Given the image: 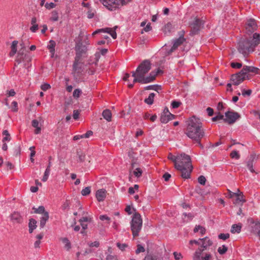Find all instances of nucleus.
<instances>
[{
  "label": "nucleus",
  "instance_id": "nucleus-49",
  "mask_svg": "<svg viewBox=\"0 0 260 260\" xmlns=\"http://www.w3.org/2000/svg\"><path fill=\"white\" fill-rule=\"evenodd\" d=\"M106 260H118L117 256L116 255H112L111 254H107Z\"/></svg>",
  "mask_w": 260,
  "mask_h": 260
},
{
  "label": "nucleus",
  "instance_id": "nucleus-17",
  "mask_svg": "<svg viewBox=\"0 0 260 260\" xmlns=\"http://www.w3.org/2000/svg\"><path fill=\"white\" fill-rule=\"evenodd\" d=\"M241 71L242 73L244 74L246 77H247L249 73H257L258 69L257 68L251 66H244Z\"/></svg>",
  "mask_w": 260,
  "mask_h": 260
},
{
  "label": "nucleus",
  "instance_id": "nucleus-52",
  "mask_svg": "<svg viewBox=\"0 0 260 260\" xmlns=\"http://www.w3.org/2000/svg\"><path fill=\"white\" fill-rule=\"evenodd\" d=\"M99 218L102 221L106 220L108 221V224L110 223V218L106 215H101L99 216Z\"/></svg>",
  "mask_w": 260,
  "mask_h": 260
},
{
  "label": "nucleus",
  "instance_id": "nucleus-37",
  "mask_svg": "<svg viewBox=\"0 0 260 260\" xmlns=\"http://www.w3.org/2000/svg\"><path fill=\"white\" fill-rule=\"evenodd\" d=\"M155 96L154 93H151L148 97L145 100V102L148 105H152L153 103V100Z\"/></svg>",
  "mask_w": 260,
  "mask_h": 260
},
{
  "label": "nucleus",
  "instance_id": "nucleus-6",
  "mask_svg": "<svg viewBox=\"0 0 260 260\" xmlns=\"http://www.w3.org/2000/svg\"><path fill=\"white\" fill-rule=\"evenodd\" d=\"M142 223L143 220L141 215L138 213H134L131 222V228L134 237L139 236L142 227Z\"/></svg>",
  "mask_w": 260,
  "mask_h": 260
},
{
  "label": "nucleus",
  "instance_id": "nucleus-28",
  "mask_svg": "<svg viewBox=\"0 0 260 260\" xmlns=\"http://www.w3.org/2000/svg\"><path fill=\"white\" fill-rule=\"evenodd\" d=\"M236 197V199L233 202V203L235 204H238L241 203L242 205L246 202V200L244 198V195L243 193H240L239 195H238V196Z\"/></svg>",
  "mask_w": 260,
  "mask_h": 260
},
{
  "label": "nucleus",
  "instance_id": "nucleus-30",
  "mask_svg": "<svg viewBox=\"0 0 260 260\" xmlns=\"http://www.w3.org/2000/svg\"><path fill=\"white\" fill-rule=\"evenodd\" d=\"M73 70L75 73H80L81 71V65L77 58L73 64Z\"/></svg>",
  "mask_w": 260,
  "mask_h": 260
},
{
  "label": "nucleus",
  "instance_id": "nucleus-14",
  "mask_svg": "<svg viewBox=\"0 0 260 260\" xmlns=\"http://www.w3.org/2000/svg\"><path fill=\"white\" fill-rule=\"evenodd\" d=\"M87 49V46L83 44V43L81 41H78L76 42L75 50L77 54L80 55L82 54L85 53Z\"/></svg>",
  "mask_w": 260,
  "mask_h": 260
},
{
  "label": "nucleus",
  "instance_id": "nucleus-51",
  "mask_svg": "<svg viewBox=\"0 0 260 260\" xmlns=\"http://www.w3.org/2000/svg\"><path fill=\"white\" fill-rule=\"evenodd\" d=\"M144 260H162L161 258L157 257L156 256H153L148 255L145 257Z\"/></svg>",
  "mask_w": 260,
  "mask_h": 260
},
{
  "label": "nucleus",
  "instance_id": "nucleus-18",
  "mask_svg": "<svg viewBox=\"0 0 260 260\" xmlns=\"http://www.w3.org/2000/svg\"><path fill=\"white\" fill-rule=\"evenodd\" d=\"M252 232L260 239V221H255L253 222Z\"/></svg>",
  "mask_w": 260,
  "mask_h": 260
},
{
  "label": "nucleus",
  "instance_id": "nucleus-55",
  "mask_svg": "<svg viewBox=\"0 0 260 260\" xmlns=\"http://www.w3.org/2000/svg\"><path fill=\"white\" fill-rule=\"evenodd\" d=\"M145 249L141 245H138L137 246V249L136 250V253L137 254H139L141 252H144Z\"/></svg>",
  "mask_w": 260,
  "mask_h": 260
},
{
  "label": "nucleus",
  "instance_id": "nucleus-46",
  "mask_svg": "<svg viewBox=\"0 0 260 260\" xmlns=\"http://www.w3.org/2000/svg\"><path fill=\"white\" fill-rule=\"evenodd\" d=\"M91 189L90 187H86L83 189L81 191V193L83 196H87L90 193Z\"/></svg>",
  "mask_w": 260,
  "mask_h": 260
},
{
  "label": "nucleus",
  "instance_id": "nucleus-43",
  "mask_svg": "<svg viewBox=\"0 0 260 260\" xmlns=\"http://www.w3.org/2000/svg\"><path fill=\"white\" fill-rule=\"evenodd\" d=\"M183 215L184 217L183 219L186 221H190L193 217V215L191 213L187 214L186 213H184Z\"/></svg>",
  "mask_w": 260,
  "mask_h": 260
},
{
  "label": "nucleus",
  "instance_id": "nucleus-21",
  "mask_svg": "<svg viewBox=\"0 0 260 260\" xmlns=\"http://www.w3.org/2000/svg\"><path fill=\"white\" fill-rule=\"evenodd\" d=\"M11 220L14 223H21L23 219L20 214L18 212H14L11 215Z\"/></svg>",
  "mask_w": 260,
  "mask_h": 260
},
{
  "label": "nucleus",
  "instance_id": "nucleus-12",
  "mask_svg": "<svg viewBox=\"0 0 260 260\" xmlns=\"http://www.w3.org/2000/svg\"><path fill=\"white\" fill-rule=\"evenodd\" d=\"M257 26L256 21L253 19L248 20L246 23L245 28L247 33L251 34L256 30Z\"/></svg>",
  "mask_w": 260,
  "mask_h": 260
},
{
  "label": "nucleus",
  "instance_id": "nucleus-58",
  "mask_svg": "<svg viewBox=\"0 0 260 260\" xmlns=\"http://www.w3.org/2000/svg\"><path fill=\"white\" fill-rule=\"evenodd\" d=\"M206 181V179L203 176H200L198 178V182L202 185H204L205 184Z\"/></svg>",
  "mask_w": 260,
  "mask_h": 260
},
{
  "label": "nucleus",
  "instance_id": "nucleus-15",
  "mask_svg": "<svg viewBox=\"0 0 260 260\" xmlns=\"http://www.w3.org/2000/svg\"><path fill=\"white\" fill-rule=\"evenodd\" d=\"M92 221V217L90 216H85L82 217L80 220L79 222L82 228L81 233L83 234L84 230L87 228V224L86 222L90 223Z\"/></svg>",
  "mask_w": 260,
  "mask_h": 260
},
{
  "label": "nucleus",
  "instance_id": "nucleus-11",
  "mask_svg": "<svg viewBox=\"0 0 260 260\" xmlns=\"http://www.w3.org/2000/svg\"><path fill=\"white\" fill-rule=\"evenodd\" d=\"M203 25V21L199 18H195L192 23L190 24L191 32L193 35L197 34Z\"/></svg>",
  "mask_w": 260,
  "mask_h": 260
},
{
  "label": "nucleus",
  "instance_id": "nucleus-31",
  "mask_svg": "<svg viewBox=\"0 0 260 260\" xmlns=\"http://www.w3.org/2000/svg\"><path fill=\"white\" fill-rule=\"evenodd\" d=\"M200 260H213L212 255L209 252L202 253L200 256Z\"/></svg>",
  "mask_w": 260,
  "mask_h": 260
},
{
  "label": "nucleus",
  "instance_id": "nucleus-4",
  "mask_svg": "<svg viewBox=\"0 0 260 260\" xmlns=\"http://www.w3.org/2000/svg\"><path fill=\"white\" fill-rule=\"evenodd\" d=\"M260 44V35L254 33L252 37L241 41L239 45L238 50L244 56L254 51V48Z\"/></svg>",
  "mask_w": 260,
  "mask_h": 260
},
{
  "label": "nucleus",
  "instance_id": "nucleus-53",
  "mask_svg": "<svg viewBox=\"0 0 260 260\" xmlns=\"http://www.w3.org/2000/svg\"><path fill=\"white\" fill-rule=\"evenodd\" d=\"M168 159L172 160L175 164V167H176V162L177 160V156H175L171 153H169L168 155Z\"/></svg>",
  "mask_w": 260,
  "mask_h": 260
},
{
  "label": "nucleus",
  "instance_id": "nucleus-50",
  "mask_svg": "<svg viewBox=\"0 0 260 260\" xmlns=\"http://www.w3.org/2000/svg\"><path fill=\"white\" fill-rule=\"evenodd\" d=\"M230 237V234L229 233L226 234H220L218 235V238L220 239H222L223 240H225L228 239Z\"/></svg>",
  "mask_w": 260,
  "mask_h": 260
},
{
  "label": "nucleus",
  "instance_id": "nucleus-8",
  "mask_svg": "<svg viewBox=\"0 0 260 260\" xmlns=\"http://www.w3.org/2000/svg\"><path fill=\"white\" fill-rule=\"evenodd\" d=\"M108 10L115 11L120 4L121 0H99Z\"/></svg>",
  "mask_w": 260,
  "mask_h": 260
},
{
  "label": "nucleus",
  "instance_id": "nucleus-61",
  "mask_svg": "<svg viewBox=\"0 0 260 260\" xmlns=\"http://www.w3.org/2000/svg\"><path fill=\"white\" fill-rule=\"evenodd\" d=\"M173 254L174 255V258L176 260H180L182 258V254L180 253L174 252L173 253Z\"/></svg>",
  "mask_w": 260,
  "mask_h": 260
},
{
  "label": "nucleus",
  "instance_id": "nucleus-2",
  "mask_svg": "<svg viewBox=\"0 0 260 260\" xmlns=\"http://www.w3.org/2000/svg\"><path fill=\"white\" fill-rule=\"evenodd\" d=\"M186 134L189 138L198 143L200 147H203L200 141L204 137L205 131L202 128V123L199 119L195 116H192L189 119Z\"/></svg>",
  "mask_w": 260,
  "mask_h": 260
},
{
  "label": "nucleus",
  "instance_id": "nucleus-57",
  "mask_svg": "<svg viewBox=\"0 0 260 260\" xmlns=\"http://www.w3.org/2000/svg\"><path fill=\"white\" fill-rule=\"evenodd\" d=\"M51 88V86L50 84L47 83H44L42 84L41 86V88L43 91H46Z\"/></svg>",
  "mask_w": 260,
  "mask_h": 260
},
{
  "label": "nucleus",
  "instance_id": "nucleus-35",
  "mask_svg": "<svg viewBox=\"0 0 260 260\" xmlns=\"http://www.w3.org/2000/svg\"><path fill=\"white\" fill-rule=\"evenodd\" d=\"M79 40L81 41L83 44L87 45H89L90 42L88 39V35H86L85 37L82 36V34H80L79 36Z\"/></svg>",
  "mask_w": 260,
  "mask_h": 260
},
{
  "label": "nucleus",
  "instance_id": "nucleus-54",
  "mask_svg": "<svg viewBox=\"0 0 260 260\" xmlns=\"http://www.w3.org/2000/svg\"><path fill=\"white\" fill-rule=\"evenodd\" d=\"M88 245L90 247H98L100 246V242L99 241H94L93 242H88Z\"/></svg>",
  "mask_w": 260,
  "mask_h": 260
},
{
  "label": "nucleus",
  "instance_id": "nucleus-9",
  "mask_svg": "<svg viewBox=\"0 0 260 260\" xmlns=\"http://www.w3.org/2000/svg\"><path fill=\"white\" fill-rule=\"evenodd\" d=\"M225 119L224 120L229 124L234 123L237 119L240 117V115L234 111H228L225 113Z\"/></svg>",
  "mask_w": 260,
  "mask_h": 260
},
{
  "label": "nucleus",
  "instance_id": "nucleus-19",
  "mask_svg": "<svg viewBox=\"0 0 260 260\" xmlns=\"http://www.w3.org/2000/svg\"><path fill=\"white\" fill-rule=\"evenodd\" d=\"M31 125L35 129L34 130V133L36 135L39 134L41 132V124L40 123L39 121L37 119H34L31 121Z\"/></svg>",
  "mask_w": 260,
  "mask_h": 260
},
{
  "label": "nucleus",
  "instance_id": "nucleus-10",
  "mask_svg": "<svg viewBox=\"0 0 260 260\" xmlns=\"http://www.w3.org/2000/svg\"><path fill=\"white\" fill-rule=\"evenodd\" d=\"M246 78L244 74L242 73L241 71L239 73L233 75L231 76V80L234 85H238L242 83Z\"/></svg>",
  "mask_w": 260,
  "mask_h": 260
},
{
  "label": "nucleus",
  "instance_id": "nucleus-33",
  "mask_svg": "<svg viewBox=\"0 0 260 260\" xmlns=\"http://www.w3.org/2000/svg\"><path fill=\"white\" fill-rule=\"evenodd\" d=\"M173 29L172 24L171 23H168L165 25L163 28V32L166 34L168 35L172 31Z\"/></svg>",
  "mask_w": 260,
  "mask_h": 260
},
{
  "label": "nucleus",
  "instance_id": "nucleus-40",
  "mask_svg": "<svg viewBox=\"0 0 260 260\" xmlns=\"http://www.w3.org/2000/svg\"><path fill=\"white\" fill-rule=\"evenodd\" d=\"M50 169H49V166H47V167L45 171L43 177L42 179V180L43 182H45L47 180L48 177L49 176V174H50Z\"/></svg>",
  "mask_w": 260,
  "mask_h": 260
},
{
  "label": "nucleus",
  "instance_id": "nucleus-64",
  "mask_svg": "<svg viewBox=\"0 0 260 260\" xmlns=\"http://www.w3.org/2000/svg\"><path fill=\"white\" fill-rule=\"evenodd\" d=\"M223 119V115L221 114H219L217 115L216 116L213 117L212 118V120L213 121H216L218 120H221Z\"/></svg>",
  "mask_w": 260,
  "mask_h": 260
},
{
  "label": "nucleus",
  "instance_id": "nucleus-39",
  "mask_svg": "<svg viewBox=\"0 0 260 260\" xmlns=\"http://www.w3.org/2000/svg\"><path fill=\"white\" fill-rule=\"evenodd\" d=\"M253 159L249 160L247 162V167L251 173H255L256 174L257 173L255 172L253 168Z\"/></svg>",
  "mask_w": 260,
  "mask_h": 260
},
{
  "label": "nucleus",
  "instance_id": "nucleus-34",
  "mask_svg": "<svg viewBox=\"0 0 260 260\" xmlns=\"http://www.w3.org/2000/svg\"><path fill=\"white\" fill-rule=\"evenodd\" d=\"M103 117L106 119L108 121H110L111 120V112L109 110H105L103 112Z\"/></svg>",
  "mask_w": 260,
  "mask_h": 260
},
{
  "label": "nucleus",
  "instance_id": "nucleus-13",
  "mask_svg": "<svg viewBox=\"0 0 260 260\" xmlns=\"http://www.w3.org/2000/svg\"><path fill=\"white\" fill-rule=\"evenodd\" d=\"M100 32L108 33L114 39H115L117 37V34L115 30L113 29L112 28L108 27L96 30L92 33V36H94L95 35Z\"/></svg>",
  "mask_w": 260,
  "mask_h": 260
},
{
  "label": "nucleus",
  "instance_id": "nucleus-44",
  "mask_svg": "<svg viewBox=\"0 0 260 260\" xmlns=\"http://www.w3.org/2000/svg\"><path fill=\"white\" fill-rule=\"evenodd\" d=\"M58 13L56 11H53L51 13V17L50 19L52 21H56L58 20Z\"/></svg>",
  "mask_w": 260,
  "mask_h": 260
},
{
  "label": "nucleus",
  "instance_id": "nucleus-22",
  "mask_svg": "<svg viewBox=\"0 0 260 260\" xmlns=\"http://www.w3.org/2000/svg\"><path fill=\"white\" fill-rule=\"evenodd\" d=\"M175 115L169 113V115H162L160 117V121L162 123H167L170 120L175 118Z\"/></svg>",
  "mask_w": 260,
  "mask_h": 260
},
{
  "label": "nucleus",
  "instance_id": "nucleus-56",
  "mask_svg": "<svg viewBox=\"0 0 260 260\" xmlns=\"http://www.w3.org/2000/svg\"><path fill=\"white\" fill-rule=\"evenodd\" d=\"M45 7L47 9H51L56 7V5L53 3H47L45 5Z\"/></svg>",
  "mask_w": 260,
  "mask_h": 260
},
{
  "label": "nucleus",
  "instance_id": "nucleus-62",
  "mask_svg": "<svg viewBox=\"0 0 260 260\" xmlns=\"http://www.w3.org/2000/svg\"><path fill=\"white\" fill-rule=\"evenodd\" d=\"M116 245L122 251H123L127 246L125 244H120V243H117Z\"/></svg>",
  "mask_w": 260,
  "mask_h": 260
},
{
  "label": "nucleus",
  "instance_id": "nucleus-24",
  "mask_svg": "<svg viewBox=\"0 0 260 260\" xmlns=\"http://www.w3.org/2000/svg\"><path fill=\"white\" fill-rule=\"evenodd\" d=\"M60 240L64 244V248L67 251H69L71 249V243L69 240L67 238H62Z\"/></svg>",
  "mask_w": 260,
  "mask_h": 260
},
{
  "label": "nucleus",
  "instance_id": "nucleus-38",
  "mask_svg": "<svg viewBox=\"0 0 260 260\" xmlns=\"http://www.w3.org/2000/svg\"><path fill=\"white\" fill-rule=\"evenodd\" d=\"M3 135L4 136L3 139V142L5 141H10L11 140L10 135L7 130H5L3 132Z\"/></svg>",
  "mask_w": 260,
  "mask_h": 260
},
{
  "label": "nucleus",
  "instance_id": "nucleus-1",
  "mask_svg": "<svg viewBox=\"0 0 260 260\" xmlns=\"http://www.w3.org/2000/svg\"><path fill=\"white\" fill-rule=\"evenodd\" d=\"M151 69V63L148 60H145L142 62L137 68L136 72H132V76L134 77L133 83L139 82L143 84H146L153 81L155 76L161 72L159 69L157 70V72H152L148 76L145 77V74L147 73Z\"/></svg>",
  "mask_w": 260,
  "mask_h": 260
},
{
  "label": "nucleus",
  "instance_id": "nucleus-63",
  "mask_svg": "<svg viewBox=\"0 0 260 260\" xmlns=\"http://www.w3.org/2000/svg\"><path fill=\"white\" fill-rule=\"evenodd\" d=\"M94 15V12L91 9H89L87 12V17L89 19H91L93 17Z\"/></svg>",
  "mask_w": 260,
  "mask_h": 260
},
{
  "label": "nucleus",
  "instance_id": "nucleus-42",
  "mask_svg": "<svg viewBox=\"0 0 260 260\" xmlns=\"http://www.w3.org/2000/svg\"><path fill=\"white\" fill-rule=\"evenodd\" d=\"M11 109V111L14 112H16L18 111V103L16 101L12 102L11 106L10 107Z\"/></svg>",
  "mask_w": 260,
  "mask_h": 260
},
{
  "label": "nucleus",
  "instance_id": "nucleus-25",
  "mask_svg": "<svg viewBox=\"0 0 260 260\" xmlns=\"http://www.w3.org/2000/svg\"><path fill=\"white\" fill-rule=\"evenodd\" d=\"M49 219V213L48 212H46L44 214H42V217L40 218V226L41 228H43L46 221Z\"/></svg>",
  "mask_w": 260,
  "mask_h": 260
},
{
  "label": "nucleus",
  "instance_id": "nucleus-60",
  "mask_svg": "<svg viewBox=\"0 0 260 260\" xmlns=\"http://www.w3.org/2000/svg\"><path fill=\"white\" fill-rule=\"evenodd\" d=\"M231 67L233 68L240 69L242 67V64L238 62H232Z\"/></svg>",
  "mask_w": 260,
  "mask_h": 260
},
{
  "label": "nucleus",
  "instance_id": "nucleus-5",
  "mask_svg": "<svg viewBox=\"0 0 260 260\" xmlns=\"http://www.w3.org/2000/svg\"><path fill=\"white\" fill-rule=\"evenodd\" d=\"M20 45L21 48L18 52L16 61L18 64L23 62L24 67L28 69L31 66L30 61L31 58L28 54L25 53V47L23 43H21Z\"/></svg>",
  "mask_w": 260,
  "mask_h": 260
},
{
  "label": "nucleus",
  "instance_id": "nucleus-45",
  "mask_svg": "<svg viewBox=\"0 0 260 260\" xmlns=\"http://www.w3.org/2000/svg\"><path fill=\"white\" fill-rule=\"evenodd\" d=\"M81 93H82L81 90H80L79 89H76L73 92V96L74 98L77 99V98H79V96L81 95Z\"/></svg>",
  "mask_w": 260,
  "mask_h": 260
},
{
  "label": "nucleus",
  "instance_id": "nucleus-32",
  "mask_svg": "<svg viewBox=\"0 0 260 260\" xmlns=\"http://www.w3.org/2000/svg\"><path fill=\"white\" fill-rule=\"evenodd\" d=\"M241 224L239 223L238 224H235L232 226L231 232L232 233H239L241 230Z\"/></svg>",
  "mask_w": 260,
  "mask_h": 260
},
{
  "label": "nucleus",
  "instance_id": "nucleus-3",
  "mask_svg": "<svg viewBox=\"0 0 260 260\" xmlns=\"http://www.w3.org/2000/svg\"><path fill=\"white\" fill-rule=\"evenodd\" d=\"M175 168L180 172L183 178H189L192 168L190 156L185 153L178 154Z\"/></svg>",
  "mask_w": 260,
  "mask_h": 260
},
{
  "label": "nucleus",
  "instance_id": "nucleus-20",
  "mask_svg": "<svg viewBox=\"0 0 260 260\" xmlns=\"http://www.w3.org/2000/svg\"><path fill=\"white\" fill-rule=\"evenodd\" d=\"M96 198L99 202L103 201L106 197V191L104 189L97 190L96 192Z\"/></svg>",
  "mask_w": 260,
  "mask_h": 260
},
{
  "label": "nucleus",
  "instance_id": "nucleus-7",
  "mask_svg": "<svg viewBox=\"0 0 260 260\" xmlns=\"http://www.w3.org/2000/svg\"><path fill=\"white\" fill-rule=\"evenodd\" d=\"M199 241L202 242L200 244L201 248H199L196 250L192 256V260H200V256L203 251L213 244L212 241L207 237L202 239L200 238Z\"/></svg>",
  "mask_w": 260,
  "mask_h": 260
},
{
  "label": "nucleus",
  "instance_id": "nucleus-47",
  "mask_svg": "<svg viewBox=\"0 0 260 260\" xmlns=\"http://www.w3.org/2000/svg\"><path fill=\"white\" fill-rule=\"evenodd\" d=\"M230 156L233 158H236L237 159H239L240 158V155L238 151L236 150H234L232 151V152L230 154Z\"/></svg>",
  "mask_w": 260,
  "mask_h": 260
},
{
  "label": "nucleus",
  "instance_id": "nucleus-23",
  "mask_svg": "<svg viewBox=\"0 0 260 260\" xmlns=\"http://www.w3.org/2000/svg\"><path fill=\"white\" fill-rule=\"evenodd\" d=\"M56 46V43L53 40H50L49 42V44L47 46V48L49 50L51 54V57H53L55 53V47Z\"/></svg>",
  "mask_w": 260,
  "mask_h": 260
},
{
  "label": "nucleus",
  "instance_id": "nucleus-16",
  "mask_svg": "<svg viewBox=\"0 0 260 260\" xmlns=\"http://www.w3.org/2000/svg\"><path fill=\"white\" fill-rule=\"evenodd\" d=\"M185 41L183 37H179L178 39L176 40L173 44V46L170 50L168 51V54H170L172 52L176 50L180 45H181Z\"/></svg>",
  "mask_w": 260,
  "mask_h": 260
},
{
  "label": "nucleus",
  "instance_id": "nucleus-59",
  "mask_svg": "<svg viewBox=\"0 0 260 260\" xmlns=\"http://www.w3.org/2000/svg\"><path fill=\"white\" fill-rule=\"evenodd\" d=\"M181 104V103L180 102L174 101L172 102L171 105L172 106V108H177L180 106Z\"/></svg>",
  "mask_w": 260,
  "mask_h": 260
},
{
  "label": "nucleus",
  "instance_id": "nucleus-41",
  "mask_svg": "<svg viewBox=\"0 0 260 260\" xmlns=\"http://www.w3.org/2000/svg\"><path fill=\"white\" fill-rule=\"evenodd\" d=\"M228 247L225 245H223L222 246L218 247L217 251L219 254H223L228 251Z\"/></svg>",
  "mask_w": 260,
  "mask_h": 260
},
{
  "label": "nucleus",
  "instance_id": "nucleus-48",
  "mask_svg": "<svg viewBox=\"0 0 260 260\" xmlns=\"http://www.w3.org/2000/svg\"><path fill=\"white\" fill-rule=\"evenodd\" d=\"M133 173L136 177H139L142 175V171L140 168H137L134 171Z\"/></svg>",
  "mask_w": 260,
  "mask_h": 260
},
{
  "label": "nucleus",
  "instance_id": "nucleus-36",
  "mask_svg": "<svg viewBox=\"0 0 260 260\" xmlns=\"http://www.w3.org/2000/svg\"><path fill=\"white\" fill-rule=\"evenodd\" d=\"M32 209L34 210V212L35 213L43 214L46 212H47V211H45V208L43 206H41L38 208L33 207Z\"/></svg>",
  "mask_w": 260,
  "mask_h": 260
},
{
  "label": "nucleus",
  "instance_id": "nucleus-26",
  "mask_svg": "<svg viewBox=\"0 0 260 260\" xmlns=\"http://www.w3.org/2000/svg\"><path fill=\"white\" fill-rule=\"evenodd\" d=\"M18 43V42L17 41H14L12 42V45L11 46V50L10 52V56H13L16 54L17 50Z\"/></svg>",
  "mask_w": 260,
  "mask_h": 260
},
{
  "label": "nucleus",
  "instance_id": "nucleus-29",
  "mask_svg": "<svg viewBox=\"0 0 260 260\" xmlns=\"http://www.w3.org/2000/svg\"><path fill=\"white\" fill-rule=\"evenodd\" d=\"M206 229L204 227L201 225H196L193 229L194 233L199 232L201 236H203L206 233Z\"/></svg>",
  "mask_w": 260,
  "mask_h": 260
},
{
  "label": "nucleus",
  "instance_id": "nucleus-27",
  "mask_svg": "<svg viewBox=\"0 0 260 260\" xmlns=\"http://www.w3.org/2000/svg\"><path fill=\"white\" fill-rule=\"evenodd\" d=\"M37 221L31 218L29 219V223H28V227H29V232L30 233H31L37 227Z\"/></svg>",
  "mask_w": 260,
  "mask_h": 260
}]
</instances>
